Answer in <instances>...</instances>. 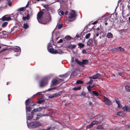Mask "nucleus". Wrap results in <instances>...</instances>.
Instances as JSON below:
<instances>
[{"mask_svg": "<svg viewBox=\"0 0 130 130\" xmlns=\"http://www.w3.org/2000/svg\"><path fill=\"white\" fill-rule=\"evenodd\" d=\"M77 15L75 12V11L74 10H71V12L70 13L69 16V18L70 19L73 18V19H75Z\"/></svg>", "mask_w": 130, "mask_h": 130, "instance_id": "nucleus-6", "label": "nucleus"}, {"mask_svg": "<svg viewBox=\"0 0 130 130\" xmlns=\"http://www.w3.org/2000/svg\"><path fill=\"white\" fill-rule=\"evenodd\" d=\"M29 27V25L27 23H24L23 24V28L25 29H27Z\"/></svg>", "mask_w": 130, "mask_h": 130, "instance_id": "nucleus-26", "label": "nucleus"}, {"mask_svg": "<svg viewBox=\"0 0 130 130\" xmlns=\"http://www.w3.org/2000/svg\"><path fill=\"white\" fill-rule=\"evenodd\" d=\"M48 50L51 53L54 54H62L63 52L60 50H57L53 48H50V49H49Z\"/></svg>", "mask_w": 130, "mask_h": 130, "instance_id": "nucleus-4", "label": "nucleus"}, {"mask_svg": "<svg viewBox=\"0 0 130 130\" xmlns=\"http://www.w3.org/2000/svg\"><path fill=\"white\" fill-rule=\"evenodd\" d=\"M44 102V100L42 98L40 99L38 101V103L39 104H41Z\"/></svg>", "mask_w": 130, "mask_h": 130, "instance_id": "nucleus-28", "label": "nucleus"}, {"mask_svg": "<svg viewBox=\"0 0 130 130\" xmlns=\"http://www.w3.org/2000/svg\"><path fill=\"white\" fill-rule=\"evenodd\" d=\"M121 32H126V29H121Z\"/></svg>", "mask_w": 130, "mask_h": 130, "instance_id": "nucleus-53", "label": "nucleus"}, {"mask_svg": "<svg viewBox=\"0 0 130 130\" xmlns=\"http://www.w3.org/2000/svg\"><path fill=\"white\" fill-rule=\"evenodd\" d=\"M93 43V40L91 39H89L87 42V44L89 45H91Z\"/></svg>", "mask_w": 130, "mask_h": 130, "instance_id": "nucleus-19", "label": "nucleus"}, {"mask_svg": "<svg viewBox=\"0 0 130 130\" xmlns=\"http://www.w3.org/2000/svg\"><path fill=\"white\" fill-rule=\"evenodd\" d=\"M49 98H55L54 96H53V94L52 95H51L49 96Z\"/></svg>", "mask_w": 130, "mask_h": 130, "instance_id": "nucleus-60", "label": "nucleus"}, {"mask_svg": "<svg viewBox=\"0 0 130 130\" xmlns=\"http://www.w3.org/2000/svg\"><path fill=\"white\" fill-rule=\"evenodd\" d=\"M87 52L86 51V50H83L82 51V53L83 54H86L87 53Z\"/></svg>", "mask_w": 130, "mask_h": 130, "instance_id": "nucleus-54", "label": "nucleus"}, {"mask_svg": "<svg viewBox=\"0 0 130 130\" xmlns=\"http://www.w3.org/2000/svg\"><path fill=\"white\" fill-rule=\"evenodd\" d=\"M27 12V14L26 17H23L22 18V20L24 21H25L26 19L29 20L30 19V17L29 14L28 13V10H27L26 12Z\"/></svg>", "mask_w": 130, "mask_h": 130, "instance_id": "nucleus-12", "label": "nucleus"}, {"mask_svg": "<svg viewBox=\"0 0 130 130\" xmlns=\"http://www.w3.org/2000/svg\"><path fill=\"white\" fill-rule=\"evenodd\" d=\"M53 96H54L55 97H56V96H58V95L57 93H56L54 94H53Z\"/></svg>", "mask_w": 130, "mask_h": 130, "instance_id": "nucleus-57", "label": "nucleus"}, {"mask_svg": "<svg viewBox=\"0 0 130 130\" xmlns=\"http://www.w3.org/2000/svg\"><path fill=\"white\" fill-rule=\"evenodd\" d=\"M29 2H28V3L26 5L25 7L26 8L28 6Z\"/></svg>", "mask_w": 130, "mask_h": 130, "instance_id": "nucleus-61", "label": "nucleus"}, {"mask_svg": "<svg viewBox=\"0 0 130 130\" xmlns=\"http://www.w3.org/2000/svg\"><path fill=\"white\" fill-rule=\"evenodd\" d=\"M43 14V12L42 11L39 12L37 14V19L38 21H39L42 18V17Z\"/></svg>", "mask_w": 130, "mask_h": 130, "instance_id": "nucleus-8", "label": "nucleus"}, {"mask_svg": "<svg viewBox=\"0 0 130 130\" xmlns=\"http://www.w3.org/2000/svg\"><path fill=\"white\" fill-rule=\"evenodd\" d=\"M86 94V93L85 92L83 91L81 94L80 95L81 96H83L85 97V98H86V96H85V95Z\"/></svg>", "mask_w": 130, "mask_h": 130, "instance_id": "nucleus-40", "label": "nucleus"}, {"mask_svg": "<svg viewBox=\"0 0 130 130\" xmlns=\"http://www.w3.org/2000/svg\"><path fill=\"white\" fill-rule=\"evenodd\" d=\"M43 6L47 11L50 10V8L48 5H44Z\"/></svg>", "mask_w": 130, "mask_h": 130, "instance_id": "nucleus-33", "label": "nucleus"}, {"mask_svg": "<svg viewBox=\"0 0 130 130\" xmlns=\"http://www.w3.org/2000/svg\"><path fill=\"white\" fill-rule=\"evenodd\" d=\"M122 109L125 111L130 112V107L128 106H125L122 108Z\"/></svg>", "mask_w": 130, "mask_h": 130, "instance_id": "nucleus-11", "label": "nucleus"}, {"mask_svg": "<svg viewBox=\"0 0 130 130\" xmlns=\"http://www.w3.org/2000/svg\"><path fill=\"white\" fill-rule=\"evenodd\" d=\"M97 22V21H96L94 22L93 23V24H95Z\"/></svg>", "mask_w": 130, "mask_h": 130, "instance_id": "nucleus-64", "label": "nucleus"}, {"mask_svg": "<svg viewBox=\"0 0 130 130\" xmlns=\"http://www.w3.org/2000/svg\"><path fill=\"white\" fill-rule=\"evenodd\" d=\"M2 19L3 21H9L10 20L11 18L10 17H6L5 16H4L2 17Z\"/></svg>", "mask_w": 130, "mask_h": 130, "instance_id": "nucleus-14", "label": "nucleus"}, {"mask_svg": "<svg viewBox=\"0 0 130 130\" xmlns=\"http://www.w3.org/2000/svg\"><path fill=\"white\" fill-rule=\"evenodd\" d=\"M68 13V11H66L65 13V15H67Z\"/></svg>", "mask_w": 130, "mask_h": 130, "instance_id": "nucleus-62", "label": "nucleus"}, {"mask_svg": "<svg viewBox=\"0 0 130 130\" xmlns=\"http://www.w3.org/2000/svg\"><path fill=\"white\" fill-rule=\"evenodd\" d=\"M8 50L7 48H5L3 49L1 51H0V53H3V54L4 53V52L6 50Z\"/></svg>", "mask_w": 130, "mask_h": 130, "instance_id": "nucleus-47", "label": "nucleus"}, {"mask_svg": "<svg viewBox=\"0 0 130 130\" xmlns=\"http://www.w3.org/2000/svg\"><path fill=\"white\" fill-rule=\"evenodd\" d=\"M96 119L99 123H101L103 119V118L102 116H97L96 117Z\"/></svg>", "mask_w": 130, "mask_h": 130, "instance_id": "nucleus-9", "label": "nucleus"}, {"mask_svg": "<svg viewBox=\"0 0 130 130\" xmlns=\"http://www.w3.org/2000/svg\"><path fill=\"white\" fill-rule=\"evenodd\" d=\"M52 47V45L51 43L50 42L48 44V45L47 46V49L48 50L49 49H50V47Z\"/></svg>", "mask_w": 130, "mask_h": 130, "instance_id": "nucleus-35", "label": "nucleus"}, {"mask_svg": "<svg viewBox=\"0 0 130 130\" xmlns=\"http://www.w3.org/2000/svg\"><path fill=\"white\" fill-rule=\"evenodd\" d=\"M100 29V28L99 27H98L97 28H96V30H97V31H99V30Z\"/></svg>", "mask_w": 130, "mask_h": 130, "instance_id": "nucleus-63", "label": "nucleus"}, {"mask_svg": "<svg viewBox=\"0 0 130 130\" xmlns=\"http://www.w3.org/2000/svg\"><path fill=\"white\" fill-rule=\"evenodd\" d=\"M117 115H119L121 116H122L123 113L122 112L120 111H118L117 113Z\"/></svg>", "mask_w": 130, "mask_h": 130, "instance_id": "nucleus-43", "label": "nucleus"}, {"mask_svg": "<svg viewBox=\"0 0 130 130\" xmlns=\"http://www.w3.org/2000/svg\"><path fill=\"white\" fill-rule=\"evenodd\" d=\"M33 113H32L31 111V114L29 116H27V120H31L33 117Z\"/></svg>", "mask_w": 130, "mask_h": 130, "instance_id": "nucleus-17", "label": "nucleus"}, {"mask_svg": "<svg viewBox=\"0 0 130 130\" xmlns=\"http://www.w3.org/2000/svg\"><path fill=\"white\" fill-rule=\"evenodd\" d=\"M104 101L105 104L108 105H110L112 104L111 101L105 96L104 97Z\"/></svg>", "mask_w": 130, "mask_h": 130, "instance_id": "nucleus-7", "label": "nucleus"}, {"mask_svg": "<svg viewBox=\"0 0 130 130\" xmlns=\"http://www.w3.org/2000/svg\"><path fill=\"white\" fill-rule=\"evenodd\" d=\"M125 90L128 92H130V86L127 85L125 87Z\"/></svg>", "mask_w": 130, "mask_h": 130, "instance_id": "nucleus-24", "label": "nucleus"}, {"mask_svg": "<svg viewBox=\"0 0 130 130\" xmlns=\"http://www.w3.org/2000/svg\"><path fill=\"white\" fill-rule=\"evenodd\" d=\"M106 36L108 38H111L113 37V35L111 32H108Z\"/></svg>", "mask_w": 130, "mask_h": 130, "instance_id": "nucleus-21", "label": "nucleus"}, {"mask_svg": "<svg viewBox=\"0 0 130 130\" xmlns=\"http://www.w3.org/2000/svg\"><path fill=\"white\" fill-rule=\"evenodd\" d=\"M93 94L96 97H100L101 96L100 94H99L96 91H92Z\"/></svg>", "mask_w": 130, "mask_h": 130, "instance_id": "nucleus-16", "label": "nucleus"}, {"mask_svg": "<svg viewBox=\"0 0 130 130\" xmlns=\"http://www.w3.org/2000/svg\"><path fill=\"white\" fill-rule=\"evenodd\" d=\"M90 35L91 34L90 33H89L86 35L85 38H86V39H89L90 37Z\"/></svg>", "mask_w": 130, "mask_h": 130, "instance_id": "nucleus-37", "label": "nucleus"}, {"mask_svg": "<svg viewBox=\"0 0 130 130\" xmlns=\"http://www.w3.org/2000/svg\"><path fill=\"white\" fill-rule=\"evenodd\" d=\"M8 4L9 6H11L12 5V3L10 0H8Z\"/></svg>", "mask_w": 130, "mask_h": 130, "instance_id": "nucleus-49", "label": "nucleus"}, {"mask_svg": "<svg viewBox=\"0 0 130 130\" xmlns=\"http://www.w3.org/2000/svg\"><path fill=\"white\" fill-rule=\"evenodd\" d=\"M58 12L60 15H63L64 14V12L63 11L60 10H59Z\"/></svg>", "mask_w": 130, "mask_h": 130, "instance_id": "nucleus-45", "label": "nucleus"}, {"mask_svg": "<svg viewBox=\"0 0 130 130\" xmlns=\"http://www.w3.org/2000/svg\"><path fill=\"white\" fill-rule=\"evenodd\" d=\"M72 39V37L69 36H66L64 39V40H71Z\"/></svg>", "mask_w": 130, "mask_h": 130, "instance_id": "nucleus-27", "label": "nucleus"}, {"mask_svg": "<svg viewBox=\"0 0 130 130\" xmlns=\"http://www.w3.org/2000/svg\"><path fill=\"white\" fill-rule=\"evenodd\" d=\"M115 49L118 51H120L122 52L124 50V49L123 48L120 47L115 48Z\"/></svg>", "mask_w": 130, "mask_h": 130, "instance_id": "nucleus-22", "label": "nucleus"}, {"mask_svg": "<svg viewBox=\"0 0 130 130\" xmlns=\"http://www.w3.org/2000/svg\"><path fill=\"white\" fill-rule=\"evenodd\" d=\"M71 62H73L74 61V58L73 57H72L71 58Z\"/></svg>", "mask_w": 130, "mask_h": 130, "instance_id": "nucleus-58", "label": "nucleus"}, {"mask_svg": "<svg viewBox=\"0 0 130 130\" xmlns=\"http://www.w3.org/2000/svg\"><path fill=\"white\" fill-rule=\"evenodd\" d=\"M118 104V108H121L122 107V106H121V104H120V103H119V104Z\"/></svg>", "mask_w": 130, "mask_h": 130, "instance_id": "nucleus-59", "label": "nucleus"}, {"mask_svg": "<svg viewBox=\"0 0 130 130\" xmlns=\"http://www.w3.org/2000/svg\"><path fill=\"white\" fill-rule=\"evenodd\" d=\"M81 89V86L76 87H74L73 88V90L75 91H77L80 89Z\"/></svg>", "mask_w": 130, "mask_h": 130, "instance_id": "nucleus-23", "label": "nucleus"}, {"mask_svg": "<svg viewBox=\"0 0 130 130\" xmlns=\"http://www.w3.org/2000/svg\"><path fill=\"white\" fill-rule=\"evenodd\" d=\"M83 83V82L82 81L80 80H77L76 82L77 84H82Z\"/></svg>", "mask_w": 130, "mask_h": 130, "instance_id": "nucleus-44", "label": "nucleus"}, {"mask_svg": "<svg viewBox=\"0 0 130 130\" xmlns=\"http://www.w3.org/2000/svg\"><path fill=\"white\" fill-rule=\"evenodd\" d=\"M92 125L91 124L87 126L86 127L87 128H90L91 126H92Z\"/></svg>", "mask_w": 130, "mask_h": 130, "instance_id": "nucleus-52", "label": "nucleus"}, {"mask_svg": "<svg viewBox=\"0 0 130 130\" xmlns=\"http://www.w3.org/2000/svg\"><path fill=\"white\" fill-rule=\"evenodd\" d=\"M89 62L88 60L87 59H84L81 61V66H83L84 64H88Z\"/></svg>", "mask_w": 130, "mask_h": 130, "instance_id": "nucleus-13", "label": "nucleus"}, {"mask_svg": "<svg viewBox=\"0 0 130 130\" xmlns=\"http://www.w3.org/2000/svg\"><path fill=\"white\" fill-rule=\"evenodd\" d=\"M62 26V25L61 24H60L58 25V29H61Z\"/></svg>", "mask_w": 130, "mask_h": 130, "instance_id": "nucleus-48", "label": "nucleus"}, {"mask_svg": "<svg viewBox=\"0 0 130 130\" xmlns=\"http://www.w3.org/2000/svg\"><path fill=\"white\" fill-rule=\"evenodd\" d=\"M58 84L59 83H60V82H63L64 81V80L63 79H59L58 80Z\"/></svg>", "mask_w": 130, "mask_h": 130, "instance_id": "nucleus-50", "label": "nucleus"}, {"mask_svg": "<svg viewBox=\"0 0 130 130\" xmlns=\"http://www.w3.org/2000/svg\"><path fill=\"white\" fill-rule=\"evenodd\" d=\"M8 23L7 22H4L2 25V27L3 28L5 27L8 24Z\"/></svg>", "mask_w": 130, "mask_h": 130, "instance_id": "nucleus-34", "label": "nucleus"}, {"mask_svg": "<svg viewBox=\"0 0 130 130\" xmlns=\"http://www.w3.org/2000/svg\"><path fill=\"white\" fill-rule=\"evenodd\" d=\"M103 127L102 125H99L96 127V129H102Z\"/></svg>", "mask_w": 130, "mask_h": 130, "instance_id": "nucleus-38", "label": "nucleus"}, {"mask_svg": "<svg viewBox=\"0 0 130 130\" xmlns=\"http://www.w3.org/2000/svg\"><path fill=\"white\" fill-rule=\"evenodd\" d=\"M29 127L32 128H35L39 126H42V125L39 121H34L32 122L27 124Z\"/></svg>", "mask_w": 130, "mask_h": 130, "instance_id": "nucleus-1", "label": "nucleus"}, {"mask_svg": "<svg viewBox=\"0 0 130 130\" xmlns=\"http://www.w3.org/2000/svg\"><path fill=\"white\" fill-rule=\"evenodd\" d=\"M93 80H91L90 79V81L89 82H88L86 83V84L87 85H88L89 84H92V83H93Z\"/></svg>", "mask_w": 130, "mask_h": 130, "instance_id": "nucleus-46", "label": "nucleus"}, {"mask_svg": "<svg viewBox=\"0 0 130 130\" xmlns=\"http://www.w3.org/2000/svg\"><path fill=\"white\" fill-rule=\"evenodd\" d=\"M68 74L67 73H66L62 75H59V76L60 77H65L66 78L68 77Z\"/></svg>", "mask_w": 130, "mask_h": 130, "instance_id": "nucleus-25", "label": "nucleus"}, {"mask_svg": "<svg viewBox=\"0 0 130 130\" xmlns=\"http://www.w3.org/2000/svg\"><path fill=\"white\" fill-rule=\"evenodd\" d=\"M75 61L77 63L81 65V61H79V60L77 59H75Z\"/></svg>", "mask_w": 130, "mask_h": 130, "instance_id": "nucleus-42", "label": "nucleus"}, {"mask_svg": "<svg viewBox=\"0 0 130 130\" xmlns=\"http://www.w3.org/2000/svg\"><path fill=\"white\" fill-rule=\"evenodd\" d=\"M48 79L47 77H45L41 80L39 83L40 86L41 87L46 85L48 83Z\"/></svg>", "mask_w": 130, "mask_h": 130, "instance_id": "nucleus-3", "label": "nucleus"}, {"mask_svg": "<svg viewBox=\"0 0 130 130\" xmlns=\"http://www.w3.org/2000/svg\"><path fill=\"white\" fill-rule=\"evenodd\" d=\"M62 93V92L61 91L58 92V93H57V94H58V96L60 95Z\"/></svg>", "mask_w": 130, "mask_h": 130, "instance_id": "nucleus-56", "label": "nucleus"}, {"mask_svg": "<svg viewBox=\"0 0 130 130\" xmlns=\"http://www.w3.org/2000/svg\"><path fill=\"white\" fill-rule=\"evenodd\" d=\"M115 99L116 102L117 104H118L120 103V101H119V99L117 98H116Z\"/></svg>", "mask_w": 130, "mask_h": 130, "instance_id": "nucleus-41", "label": "nucleus"}, {"mask_svg": "<svg viewBox=\"0 0 130 130\" xmlns=\"http://www.w3.org/2000/svg\"><path fill=\"white\" fill-rule=\"evenodd\" d=\"M12 52L15 56H18L20 54L21 50L19 47L16 48H13L12 50Z\"/></svg>", "mask_w": 130, "mask_h": 130, "instance_id": "nucleus-5", "label": "nucleus"}, {"mask_svg": "<svg viewBox=\"0 0 130 130\" xmlns=\"http://www.w3.org/2000/svg\"><path fill=\"white\" fill-rule=\"evenodd\" d=\"M48 15V17H42L38 21L41 24H45L48 23L51 20V18L50 15L49 14Z\"/></svg>", "mask_w": 130, "mask_h": 130, "instance_id": "nucleus-2", "label": "nucleus"}, {"mask_svg": "<svg viewBox=\"0 0 130 130\" xmlns=\"http://www.w3.org/2000/svg\"><path fill=\"white\" fill-rule=\"evenodd\" d=\"M99 123L97 121H93L91 123V124L92 125V126H93L95 124H99Z\"/></svg>", "mask_w": 130, "mask_h": 130, "instance_id": "nucleus-29", "label": "nucleus"}, {"mask_svg": "<svg viewBox=\"0 0 130 130\" xmlns=\"http://www.w3.org/2000/svg\"><path fill=\"white\" fill-rule=\"evenodd\" d=\"M63 42V40L62 39H60L59 41L57 42L58 43H60L62 42Z\"/></svg>", "mask_w": 130, "mask_h": 130, "instance_id": "nucleus-51", "label": "nucleus"}, {"mask_svg": "<svg viewBox=\"0 0 130 130\" xmlns=\"http://www.w3.org/2000/svg\"><path fill=\"white\" fill-rule=\"evenodd\" d=\"M25 7H22L21 8H20L17 10V11H23L25 10Z\"/></svg>", "mask_w": 130, "mask_h": 130, "instance_id": "nucleus-30", "label": "nucleus"}, {"mask_svg": "<svg viewBox=\"0 0 130 130\" xmlns=\"http://www.w3.org/2000/svg\"><path fill=\"white\" fill-rule=\"evenodd\" d=\"M100 75V74L97 73L96 74L94 75L92 77H89V78L90 79H96Z\"/></svg>", "mask_w": 130, "mask_h": 130, "instance_id": "nucleus-15", "label": "nucleus"}, {"mask_svg": "<svg viewBox=\"0 0 130 130\" xmlns=\"http://www.w3.org/2000/svg\"><path fill=\"white\" fill-rule=\"evenodd\" d=\"M87 88L88 90V91L90 92V93H91V86L89 85L87 87Z\"/></svg>", "mask_w": 130, "mask_h": 130, "instance_id": "nucleus-39", "label": "nucleus"}, {"mask_svg": "<svg viewBox=\"0 0 130 130\" xmlns=\"http://www.w3.org/2000/svg\"><path fill=\"white\" fill-rule=\"evenodd\" d=\"M30 100V99H28L27 100L25 101V104L26 105V106H27V105H28L29 103H30V101L29 100Z\"/></svg>", "mask_w": 130, "mask_h": 130, "instance_id": "nucleus-31", "label": "nucleus"}, {"mask_svg": "<svg viewBox=\"0 0 130 130\" xmlns=\"http://www.w3.org/2000/svg\"><path fill=\"white\" fill-rule=\"evenodd\" d=\"M78 45L80 48H82L85 45L82 43H78Z\"/></svg>", "mask_w": 130, "mask_h": 130, "instance_id": "nucleus-36", "label": "nucleus"}, {"mask_svg": "<svg viewBox=\"0 0 130 130\" xmlns=\"http://www.w3.org/2000/svg\"><path fill=\"white\" fill-rule=\"evenodd\" d=\"M52 84L53 85H56L57 84H58V81L56 79H54L52 81Z\"/></svg>", "mask_w": 130, "mask_h": 130, "instance_id": "nucleus-20", "label": "nucleus"}, {"mask_svg": "<svg viewBox=\"0 0 130 130\" xmlns=\"http://www.w3.org/2000/svg\"><path fill=\"white\" fill-rule=\"evenodd\" d=\"M44 116L41 113H39L37 115V117H36V119H34V120H38L40 119V118Z\"/></svg>", "mask_w": 130, "mask_h": 130, "instance_id": "nucleus-18", "label": "nucleus"}, {"mask_svg": "<svg viewBox=\"0 0 130 130\" xmlns=\"http://www.w3.org/2000/svg\"><path fill=\"white\" fill-rule=\"evenodd\" d=\"M76 46V45H72V46L71 47V48L72 49H74L75 48Z\"/></svg>", "mask_w": 130, "mask_h": 130, "instance_id": "nucleus-55", "label": "nucleus"}, {"mask_svg": "<svg viewBox=\"0 0 130 130\" xmlns=\"http://www.w3.org/2000/svg\"><path fill=\"white\" fill-rule=\"evenodd\" d=\"M43 108H44V107H39L38 108L34 109L31 111L32 113L34 114L35 112L40 111L42 110Z\"/></svg>", "mask_w": 130, "mask_h": 130, "instance_id": "nucleus-10", "label": "nucleus"}, {"mask_svg": "<svg viewBox=\"0 0 130 130\" xmlns=\"http://www.w3.org/2000/svg\"><path fill=\"white\" fill-rule=\"evenodd\" d=\"M26 113H27V110L29 111H30L31 110V109L30 106H28L27 107L26 106Z\"/></svg>", "mask_w": 130, "mask_h": 130, "instance_id": "nucleus-32", "label": "nucleus"}]
</instances>
